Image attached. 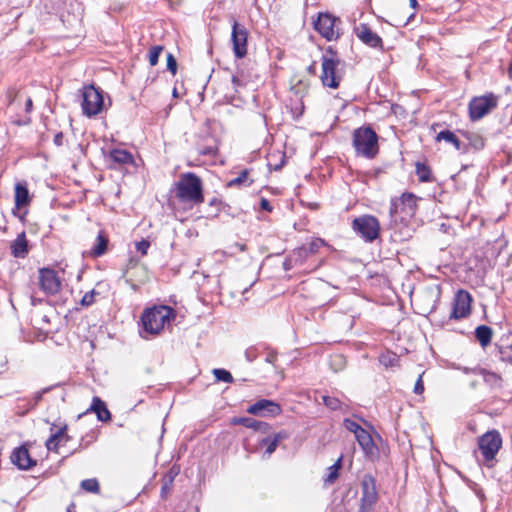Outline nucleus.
I'll use <instances>...</instances> for the list:
<instances>
[{"label":"nucleus","instance_id":"59","mask_svg":"<svg viewBox=\"0 0 512 512\" xmlns=\"http://www.w3.org/2000/svg\"><path fill=\"white\" fill-rule=\"evenodd\" d=\"M409 4L414 9L418 6L417 0H409Z\"/></svg>","mask_w":512,"mask_h":512},{"label":"nucleus","instance_id":"62","mask_svg":"<svg viewBox=\"0 0 512 512\" xmlns=\"http://www.w3.org/2000/svg\"><path fill=\"white\" fill-rule=\"evenodd\" d=\"M509 74L512 77V60H511V63L509 65Z\"/></svg>","mask_w":512,"mask_h":512},{"label":"nucleus","instance_id":"5","mask_svg":"<svg viewBox=\"0 0 512 512\" xmlns=\"http://www.w3.org/2000/svg\"><path fill=\"white\" fill-rule=\"evenodd\" d=\"M502 437L498 430H489L478 438V449L483 458V465L493 468L496 463V456L502 447Z\"/></svg>","mask_w":512,"mask_h":512},{"label":"nucleus","instance_id":"8","mask_svg":"<svg viewBox=\"0 0 512 512\" xmlns=\"http://www.w3.org/2000/svg\"><path fill=\"white\" fill-rule=\"evenodd\" d=\"M378 501L376 480L372 475H364L361 481V499L358 512H372Z\"/></svg>","mask_w":512,"mask_h":512},{"label":"nucleus","instance_id":"29","mask_svg":"<svg viewBox=\"0 0 512 512\" xmlns=\"http://www.w3.org/2000/svg\"><path fill=\"white\" fill-rule=\"evenodd\" d=\"M436 141H445L452 144L457 150H461V143L457 136L450 130H443L436 136Z\"/></svg>","mask_w":512,"mask_h":512},{"label":"nucleus","instance_id":"52","mask_svg":"<svg viewBox=\"0 0 512 512\" xmlns=\"http://www.w3.org/2000/svg\"><path fill=\"white\" fill-rule=\"evenodd\" d=\"M54 144L56 146H61L63 144V134L61 132L57 133L55 136H54Z\"/></svg>","mask_w":512,"mask_h":512},{"label":"nucleus","instance_id":"58","mask_svg":"<svg viewBox=\"0 0 512 512\" xmlns=\"http://www.w3.org/2000/svg\"><path fill=\"white\" fill-rule=\"evenodd\" d=\"M315 69H316V67H315V63H313V64H311V65L308 67V72H309V73L314 74V73H315Z\"/></svg>","mask_w":512,"mask_h":512},{"label":"nucleus","instance_id":"26","mask_svg":"<svg viewBox=\"0 0 512 512\" xmlns=\"http://www.w3.org/2000/svg\"><path fill=\"white\" fill-rule=\"evenodd\" d=\"M11 249H12V254L15 257H18V258L25 257V255L28 253V249H27V241H26L24 233H21L17 236V238L15 239V241L13 242V244L11 246Z\"/></svg>","mask_w":512,"mask_h":512},{"label":"nucleus","instance_id":"46","mask_svg":"<svg viewBox=\"0 0 512 512\" xmlns=\"http://www.w3.org/2000/svg\"><path fill=\"white\" fill-rule=\"evenodd\" d=\"M150 247V242L147 240H141L136 243V249L138 252H140L142 255H146L147 251Z\"/></svg>","mask_w":512,"mask_h":512},{"label":"nucleus","instance_id":"6","mask_svg":"<svg viewBox=\"0 0 512 512\" xmlns=\"http://www.w3.org/2000/svg\"><path fill=\"white\" fill-rule=\"evenodd\" d=\"M82 95V112L85 116L91 118L98 115L104 106L102 91L94 85L84 86Z\"/></svg>","mask_w":512,"mask_h":512},{"label":"nucleus","instance_id":"44","mask_svg":"<svg viewBox=\"0 0 512 512\" xmlns=\"http://www.w3.org/2000/svg\"><path fill=\"white\" fill-rule=\"evenodd\" d=\"M198 152L199 154L201 155H204V156H214L217 152V148L213 145H210V146H200L198 148Z\"/></svg>","mask_w":512,"mask_h":512},{"label":"nucleus","instance_id":"21","mask_svg":"<svg viewBox=\"0 0 512 512\" xmlns=\"http://www.w3.org/2000/svg\"><path fill=\"white\" fill-rule=\"evenodd\" d=\"M498 350L501 361L512 364V335L501 338L498 344Z\"/></svg>","mask_w":512,"mask_h":512},{"label":"nucleus","instance_id":"7","mask_svg":"<svg viewBox=\"0 0 512 512\" xmlns=\"http://www.w3.org/2000/svg\"><path fill=\"white\" fill-rule=\"evenodd\" d=\"M352 227L366 242H373L380 233V223L372 215H362L355 218Z\"/></svg>","mask_w":512,"mask_h":512},{"label":"nucleus","instance_id":"30","mask_svg":"<svg viewBox=\"0 0 512 512\" xmlns=\"http://www.w3.org/2000/svg\"><path fill=\"white\" fill-rule=\"evenodd\" d=\"M18 91L15 88H8L5 94V101L7 103L8 111L13 114L17 105Z\"/></svg>","mask_w":512,"mask_h":512},{"label":"nucleus","instance_id":"51","mask_svg":"<svg viewBox=\"0 0 512 512\" xmlns=\"http://www.w3.org/2000/svg\"><path fill=\"white\" fill-rule=\"evenodd\" d=\"M260 207H261V209L268 211V212H271L273 209L270 202L266 198H261Z\"/></svg>","mask_w":512,"mask_h":512},{"label":"nucleus","instance_id":"49","mask_svg":"<svg viewBox=\"0 0 512 512\" xmlns=\"http://www.w3.org/2000/svg\"><path fill=\"white\" fill-rule=\"evenodd\" d=\"M423 391H424V385H423V381H422V375H420L415 383L414 393L419 395V394H422Z\"/></svg>","mask_w":512,"mask_h":512},{"label":"nucleus","instance_id":"4","mask_svg":"<svg viewBox=\"0 0 512 512\" xmlns=\"http://www.w3.org/2000/svg\"><path fill=\"white\" fill-rule=\"evenodd\" d=\"M352 143L358 156L373 159L379 153L378 135L369 126L355 129Z\"/></svg>","mask_w":512,"mask_h":512},{"label":"nucleus","instance_id":"56","mask_svg":"<svg viewBox=\"0 0 512 512\" xmlns=\"http://www.w3.org/2000/svg\"><path fill=\"white\" fill-rule=\"evenodd\" d=\"M334 361H337L339 365H342L344 363V358L340 355H336L334 357Z\"/></svg>","mask_w":512,"mask_h":512},{"label":"nucleus","instance_id":"22","mask_svg":"<svg viewBox=\"0 0 512 512\" xmlns=\"http://www.w3.org/2000/svg\"><path fill=\"white\" fill-rule=\"evenodd\" d=\"M90 410L93 411L97 415L98 420L102 422H107L111 419V414L105 402L97 396L93 397Z\"/></svg>","mask_w":512,"mask_h":512},{"label":"nucleus","instance_id":"54","mask_svg":"<svg viewBox=\"0 0 512 512\" xmlns=\"http://www.w3.org/2000/svg\"><path fill=\"white\" fill-rule=\"evenodd\" d=\"M291 265H295L294 261H290V257L284 262V268L286 270L290 269Z\"/></svg>","mask_w":512,"mask_h":512},{"label":"nucleus","instance_id":"3","mask_svg":"<svg viewBox=\"0 0 512 512\" xmlns=\"http://www.w3.org/2000/svg\"><path fill=\"white\" fill-rule=\"evenodd\" d=\"M175 317L174 310L165 305L154 306L144 310L141 316V322L145 332L156 335L159 334L164 326Z\"/></svg>","mask_w":512,"mask_h":512},{"label":"nucleus","instance_id":"18","mask_svg":"<svg viewBox=\"0 0 512 512\" xmlns=\"http://www.w3.org/2000/svg\"><path fill=\"white\" fill-rule=\"evenodd\" d=\"M355 438L367 458L370 460H375L378 458L379 449L374 443L371 434L367 430H364Z\"/></svg>","mask_w":512,"mask_h":512},{"label":"nucleus","instance_id":"25","mask_svg":"<svg viewBox=\"0 0 512 512\" xmlns=\"http://www.w3.org/2000/svg\"><path fill=\"white\" fill-rule=\"evenodd\" d=\"M492 335L493 331L489 326L480 325L475 329V337L483 348L491 343Z\"/></svg>","mask_w":512,"mask_h":512},{"label":"nucleus","instance_id":"37","mask_svg":"<svg viewBox=\"0 0 512 512\" xmlns=\"http://www.w3.org/2000/svg\"><path fill=\"white\" fill-rule=\"evenodd\" d=\"M341 466V459H338V461L329 467V472L325 478V483L332 484L334 481L338 478V470Z\"/></svg>","mask_w":512,"mask_h":512},{"label":"nucleus","instance_id":"33","mask_svg":"<svg viewBox=\"0 0 512 512\" xmlns=\"http://www.w3.org/2000/svg\"><path fill=\"white\" fill-rule=\"evenodd\" d=\"M239 423H241L246 428H251L254 430H262L268 427L267 423L255 420L253 418H241Z\"/></svg>","mask_w":512,"mask_h":512},{"label":"nucleus","instance_id":"43","mask_svg":"<svg viewBox=\"0 0 512 512\" xmlns=\"http://www.w3.org/2000/svg\"><path fill=\"white\" fill-rule=\"evenodd\" d=\"M167 69L173 74L175 75L176 72H177V62H176V59L175 57L171 54V53H168L167 54Z\"/></svg>","mask_w":512,"mask_h":512},{"label":"nucleus","instance_id":"36","mask_svg":"<svg viewBox=\"0 0 512 512\" xmlns=\"http://www.w3.org/2000/svg\"><path fill=\"white\" fill-rule=\"evenodd\" d=\"M213 375L217 381H222L225 383H232L234 381L232 374L225 369L216 368L213 370Z\"/></svg>","mask_w":512,"mask_h":512},{"label":"nucleus","instance_id":"12","mask_svg":"<svg viewBox=\"0 0 512 512\" xmlns=\"http://www.w3.org/2000/svg\"><path fill=\"white\" fill-rule=\"evenodd\" d=\"M247 39L248 31L237 21L232 25L231 41L233 44V52L238 59H241L247 54Z\"/></svg>","mask_w":512,"mask_h":512},{"label":"nucleus","instance_id":"55","mask_svg":"<svg viewBox=\"0 0 512 512\" xmlns=\"http://www.w3.org/2000/svg\"><path fill=\"white\" fill-rule=\"evenodd\" d=\"M403 215V206H399V209H398V215L396 217V220L395 219H392V221L394 222H397V221H400V216Z\"/></svg>","mask_w":512,"mask_h":512},{"label":"nucleus","instance_id":"34","mask_svg":"<svg viewBox=\"0 0 512 512\" xmlns=\"http://www.w3.org/2000/svg\"><path fill=\"white\" fill-rule=\"evenodd\" d=\"M379 362L381 365H383L386 368L394 367L398 362V358H397L396 354L387 352V353L380 355Z\"/></svg>","mask_w":512,"mask_h":512},{"label":"nucleus","instance_id":"47","mask_svg":"<svg viewBox=\"0 0 512 512\" xmlns=\"http://www.w3.org/2000/svg\"><path fill=\"white\" fill-rule=\"evenodd\" d=\"M231 81H232L233 89L235 90V92H238V89L240 87L245 86V82L239 75H233Z\"/></svg>","mask_w":512,"mask_h":512},{"label":"nucleus","instance_id":"53","mask_svg":"<svg viewBox=\"0 0 512 512\" xmlns=\"http://www.w3.org/2000/svg\"><path fill=\"white\" fill-rule=\"evenodd\" d=\"M458 369L461 370L465 374L476 373L478 371L477 368H468V367H459Z\"/></svg>","mask_w":512,"mask_h":512},{"label":"nucleus","instance_id":"42","mask_svg":"<svg viewBox=\"0 0 512 512\" xmlns=\"http://www.w3.org/2000/svg\"><path fill=\"white\" fill-rule=\"evenodd\" d=\"M323 402L331 410H338L341 408V402L338 398L323 396Z\"/></svg>","mask_w":512,"mask_h":512},{"label":"nucleus","instance_id":"31","mask_svg":"<svg viewBox=\"0 0 512 512\" xmlns=\"http://www.w3.org/2000/svg\"><path fill=\"white\" fill-rule=\"evenodd\" d=\"M416 175L420 182H431L432 181L431 170L424 163H420V162L416 163Z\"/></svg>","mask_w":512,"mask_h":512},{"label":"nucleus","instance_id":"1","mask_svg":"<svg viewBox=\"0 0 512 512\" xmlns=\"http://www.w3.org/2000/svg\"><path fill=\"white\" fill-rule=\"evenodd\" d=\"M174 195L180 203L191 206L204 201L203 184L195 173L186 172L180 175L173 189Z\"/></svg>","mask_w":512,"mask_h":512},{"label":"nucleus","instance_id":"57","mask_svg":"<svg viewBox=\"0 0 512 512\" xmlns=\"http://www.w3.org/2000/svg\"><path fill=\"white\" fill-rule=\"evenodd\" d=\"M167 491H168V485H167V484H164V485L162 486V489H161V494H162V496L166 495Z\"/></svg>","mask_w":512,"mask_h":512},{"label":"nucleus","instance_id":"45","mask_svg":"<svg viewBox=\"0 0 512 512\" xmlns=\"http://www.w3.org/2000/svg\"><path fill=\"white\" fill-rule=\"evenodd\" d=\"M258 356V349L256 347H249L245 351V358L248 362H253Z\"/></svg>","mask_w":512,"mask_h":512},{"label":"nucleus","instance_id":"14","mask_svg":"<svg viewBox=\"0 0 512 512\" xmlns=\"http://www.w3.org/2000/svg\"><path fill=\"white\" fill-rule=\"evenodd\" d=\"M472 296L465 290H459L454 298L450 318L461 319L467 317L471 312Z\"/></svg>","mask_w":512,"mask_h":512},{"label":"nucleus","instance_id":"15","mask_svg":"<svg viewBox=\"0 0 512 512\" xmlns=\"http://www.w3.org/2000/svg\"><path fill=\"white\" fill-rule=\"evenodd\" d=\"M39 282L41 289L46 294L54 295L61 288V280L57 272L50 268H41L39 270Z\"/></svg>","mask_w":512,"mask_h":512},{"label":"nucleus","instance_id":"61","mask_svg":"<svg viewBox=\"0 0 512 512\" xmlns=\"http://www.w3.org/2000/svg\"><path fill=\"white\" fill-rule=\"evenodd\" d=\"M74 508H75V504H74V503H71V504L68 506L67 511H68V512H71V511H72V509H74Z\"/></svg>","mask_w":512,"mask_h":512},{"label":"nucleus","instance_id":"63","mask_svg":"<svg viewBox=\"0 0 512 512\" xmlns=\"http://www.w3.org/2000/svg\"><path fill=\"white\" fill-rule=\"evenodd\" d=\"M439 296H440V288H439V287H437V288H436V297L438 298Z\"/></svg>","mask_w":512,"mask_h":512},{"label":"nucleus","instance_id":"60","mask_svg":"<svg viewBox=\"0 0 512 512\" xmlns=\"http://www.w3.org/2000/svg\"><path fill=\"white\" fill-rule=\"evenodd\" d=\"M126 282L130 284L131 288H132L134 291H136V290L138 289V286H137L136 284L132 283L131 281L126 280Z\"/></svg>","mask_w":512,"mask_h":512},{"label":"nucleus","instance_id":"17","mask_svg":"<svg viewBox=\"0 0 512 512\" xmlns=\"http://www.w3.org/2000/svg\"><path fill=\"white\" fill-rule=\"evenodd\" d=\"M354 32L364 44L372 48H382L381 37L373 32L367 24H359L354 28Z\"/></svg>","mask_w":512,"mask_h":512},{"label":"nucleus","instance_id":"16","mask_svg":"<svg viewBox=\"0 0 512 512\" xmlns=\"http://www.w3.org/2000/svg\"><path fill=\"white\" fill-rule=\"evenodd\" d=\"M247 412L249 414L259 416H277L281 413V407L278 403L272 400L261 399L250 405Z\"/></svg>","mask_w":512,"mask_h":512},{"label":"nucleus","instance_id":"39","mask_svg":"<svg viewBox=\"0 0 512 512\" xmlns=\"http://www.w3.org/2000/svg\"><path fill=\"white\" fill-rule=\"evenodd\" d=\"M343 425L348 431L352 432L355 437L365 430L358 423L349 418L344 419Z\"/></svg>","mask_w":512,"mask_h":512},{"label":"nucleus","instance_id":"24","mask_svg":"<svg viewBox=\"0 0 512 512\" xmlns=\"http://www.w3.org/2000/svg\"><path fill=\"white\" fill-rule=\"evenodd\" d=\"M30 203L29 191L25 184L17 183L15 185V206L24 207Z\"/></svg>","mask_w":512,"mask_h":512},{"label":"nucleus","instance_id":"13","mask_svg":"<svg viewBox=\"0 0 512 512\" xmlns=\"http://www.w3.org/2000/svg\"><path fill=\"white\" fill-rule=\"evenodd\" d=\"M326 245L327 243L323 239L314 238L309 243L295 249L290 255V261H294V264H303L309 256L316 254L321 247Z\"/></svg>","mask_w":512,"mask_h":512},{"label":"nucleus","instance_id":"20","mask_svg":"<svg viewBox=\"0 0 512 512\" xmlns=\"http://www.w3.org/2000/svg\"><path fill=\"white\" fill-rule=\"evenodd\" d=\"M33 110V101L30 97H28L25 101L24 113L21 114L18 112V107L14 111L13 114H10L11 122L17 126H25L30 124L31 117L30 114Z\"/></svg>","mask_w":512,"mask_h":512},{"label":"nucleus","instance_id":"19","mask_svg":"<svg viewBox=\"0 0 512 512\" xmlns=\"http://www.w3.org/2000/svg\"><path fill=\"white\" fill-rule=\"evenodd\" d=\"M10 459L14 465L22 470H27L36 464L31 459L29 451L23 446L15 448L11 453Z\"/></svg>","mask_w":512,"mask_h":512},{"label":"nucleus","instance_id":"35","mask_svg":"<svg viewBox=\"0 0 512 512\" xmlns=\"http://www.w3.org/2000/svg\"><path fill=\"white\" fill-rule=\"evenodd\" d=\"M248 175H249L248 170L247 169L243 170L239 174V176L230 180L229 186L242 185V184H244L246 186H250L252 184L253 180H249Z\"/></svg>","mask_w":512,"mask_h":512},{"label":"nucleus","instance_id":"11","mask_svg":"<svg viewBox=\"0 0 512 512\" xmlns=\"http://www.w3.org/2000/svg\"><path fill=\"white\" fill-rule=\"evenodd\" d=\"M337 22H340V20L332 15L328 13H320L314 26L322 37L328 41H332L336 40L340 36Z\"/></svg>","mask_w":512,"mask_h":512},{"label":"nucleus","instance_id":"38","mask_svg":"<svg viewBox=\"0 0 512 512\" xmlns=\"http://www.w3.org/2000/svg\"><path fill=\"white\" fill-rule=\"evenodd\" d=\"M261 446L266 447L265 454L267 457H270L272 453L276 450L278 447L277 440H273L271 437H265L260 442Z\"/></svg>","mask_w":512,"mask_h":512},{"label":"nucleus","instance_id":"10","mask_svg":"<svg viewBox=\"0 0 512 512\" xmlns=\"http://www.w3.org/2000/svg\"><path fill=\"white\" fill-rule=\"evenodd\" d=\"M497 106V98L493 94L474 97L469 103V116L476 121L490 113Z\"/></svg>","mask_w":512,"mask_h":512},{"label":"nucleus","instance_id":"28","mask_svg":"<svg viewBox=\"0 0 512 512\" xmlns=\"http://www.w3.org/2000/svg\"><path fill=\"white\" fill-rule=\"evenodd\" d=\"M66 426L58 429L55 433H53L46 441V447L48 450L57 451L58 445L64 439L67 441L68 436L65 434Z\"/></svg>","mask_w":512,"mask_h":512},{"label":"nucleus","instance_id":"23","mask_svg":"<svg viewBox=\"0 0 512 512\" xmlns=\"http://www.w3.org/2000/svg\"><path fill=\"white\" fill-rule=\"evenodd\" d=\"M109 159L119 165L133 163V155L124 149H112L108 154Z\"/></svg>","mask_w":512,"mask_h":512},{"label":"nucleus","instance_id":"50","mask_svg":"<svg viewBox=\"0 0 512 512\" xmlns=\"http://www.w3.org/2000/svg\"><path fill=\"white\" fill-rule=\"evenodd\" d=\"M277 360V353L273 350H270L265 358V361L270 364H274Z\"/></svg>","mask_w":512,"mask_h":512},{"label":"nucleus","instance_id":"2","mask_svg":"<svg viewBox=\"0 0 512 512\" xmlns=\"http://www.w3.org/2000/svg\"><path fill=\"white\" fill-rule=\"evenodd\" d=\"M343 61L338 57L336 51L329 46L321 57L320 80L324 87L337 89L343 78Z\"/></svg>","mask_w":512,"mask_h":512},{"label":"nucleus","instance_id":"40","mask_svg":"<svg viewBox=\"0 0 512 512\" xmlns=\"http://www.w3.org/2000/svg\"><path fill=\"white\" fill-rule=\"evenodd\" d=\"M163 51V47L160 45H156L151 47L148 54L149 63L151 66H155L158 63L159 56Z\"/></svg>","mask_w":512,"mask_h":512},{"label":"nucleus","instance_id":"27","mask_svg":"<svg viewBox=\"0 0 512 512\" xmlns=\"http://www.w3.org/2000/svg\"><path fill=\"white\" fill-rule=\"evenodd\" d=\"M108 237L104 232L100 231L96 237V242L94 247L91 250V255L93 257H100L105 254L108 246Z\"/></svg>","mask_w":512,"mask_h":512},{"label":"nucleus","instance_id":"64","mask_svg":"<svg viewBox=\"0 0 512 512\" xmlns=\"http://www.w3.org/2000/svg\"><path fill=\"white\" fill-rule=\"evenodd\" d=\"M173 96L177 97V90H176V88L173 90Z\"/></svg>","mask_w":512,"mask_h":512},{"label":"nucleus","instance_id":"41","mask_svg":"<svg viewBox=\"0 0 512 512\" xmlns=\"http://www.w3.org/2000/svg\"><path fill=\"white\" fill-rule=\"evenodd\" d=\"M96 295H99V292L94 289L86 292L81 299V305L85 307L91 306L95 302Z\"/></svg>","mask_w":512,"mask_h":512},{"label":"nucleus","instance_id":"32","mask_svg":"<svg viewBox=\"0 0 512 512\" xmlns=\"http://www.w3.org/2000/svg\"><path fill=\"white\" fill-rule=\"evenodd\" d=\"M80 487L89 493L98 494L100 492V485L96 478L82 480Z\"/></svg>","mask_w":512,"mask_h":512},{"label":"nucleus","instance_id":"9","mask_svg":"<svg viewBox=\"0 0 512 512\" xmlns=\"http://www.w3.org/2000/svg\"><path fill=\"white\" fill-rule=\"evenodd\" d=\"M418 198L412 193H403L398 199L391 200L389 214L391 219L398 215L399 206H403V215L400 216L401 222H406L412 218L416 212Z\"/></svg>","mask_w":512,"mask_h":512},{"label":"nucleus","instance_id":"48","mask_svg":"<svg viewBox=\"0 0 512 512\" xmlns=\"http://www.w3.org/2000/svg\"><path fill=\"white\" fill-rule=\"evenodd\" d=\"M273 440H277V444L279 445L280 442L287 439L289 437V434L286 431H280L278 433L273 434L270 436Z\"/></svg>","mask_w":512,"mask_h":512}]
</instances>
